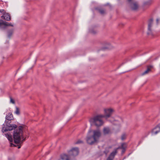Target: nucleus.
Listing matches in <instances>:
<instances>
[{"instance_id": "obj_28", "label": "nucleus", "mask_w": 160, "mask_h": 160, "mask_svg": "<svg viewBox=\"0 0 160 160\" xmlns=\"http://www.w3.org/2000/svg\"><path fill=\"white\" fill-rule=\"evenodd\" d=\"M10 146L11 147H12V146H15V145L14 144H13V143H10Z\"/></svg>"}, {"instance_id": "obj_31", "label": "nucleus", "mask_w": 160, "mask_h": 160, "mask_svg": "<svg viewBox=\"0 0 160 160\" xmlns=\"http://www.w3.org/2000/svg\"><path fill=\"white\" fill-rule=\"evenodd\" d=\"M132 0H128V1L129 2H130L131 1H132Z\"/></svg>"}, {"instance_id": "obj_20", "label": "nucleus", "mask_w": 160, "mask_h": 160, "mask_svg": "<svg viewBox=\"0 0 160 160\" xmlns=\"http://www.w3.org/2000/svg\"><path fill=\"white\" fill-rule=\"evenodd\" d=\"M152 2V0H149L148 1L144 3L145 5H150Z\"/></svg>"}, {"instance_id": "obj_16", "label": "nucleus", "mask_w": 160, "mask_h": 160, "mask_svg": "<svg viewBox=\"0 0 160 160\" xmlns=\"http://www.w3.org/2000/svg\"><path fill=\"white\" fill-rule=\"evenodd\" d=\"M131 7L132 10H135L138 9V5L136 2H134L132 4Z\"/></svg>"}, {"instance_id": "obj_27", "label": "nucleus", "mask_w": 160, "mask_h": 160, "mask_svg": "<svg viewBox=\"0 0 160 160\" xmlns=\"http://www.w3.org/2000/svg\"><path fill=\"white\" fill-rule=\"evenodd\" d=\"M82 142V141H80V140H78L77 142L75 143L77 144H79L80 143H81Z\"/></svg>"}, {"instance_id": "obj_29", "label": "nucleus", "mask_w": 160, "mask_h": 160, "mask_svg": "<svg viewBox=\"0 0 160 160\" xmlns=\"http://www.w3.org/2000/svg\"><path fill=\"white\" fill-rule=\"evenodd\" d=\"M160 20V19L158 18L156 20V22L157 24H158L159 22V21Z\"/></svg>"}, {"instance_id": "obj_8", "label": "nucleus", "mask_w": 160, "mask_h": 160, "mask_svg": "<svg viewBox=\"0 0 160 160\" xmlns=\"http://www.w3.org/2000/svg\"><path fill=\"white\" fill-rule=\"evenodd\" d=\"M160 132V124H158L152 130V135H156Z\"/></svg>"}, {"instance_id": "obj_9", "label": "nucleus", "mask_w": 160, "mask_h": 160, "mask_svg": "<svg viewBox=\"0 0 160 160\" xmlns=\"http://www.w3.org/2000/svg\"><path fill=\"white\" fill-rule=\"evenodd\" d=\"M118 148L116 149L114 151L111 153L107 160H113L115 156L117 153V149Z\"/></svg>"}, {"instance_id": "obj_3", "label": "nucleus", "mask_w": 160, "mask_h": 160, "mask_svg": "<svg viewBox=\"0 0 160 160\" xmlns=\"http://www.w3.org/2000/svg\"><path fill=\"white\" fill-rule=\"evenodd\" d=\"M92 132V136L94 137L95 140H96L97 142L101 136V132L99 129L93 130Z\"/></svg>"}, {"instance_id": "obj_5", "label": "nucleus", "mask_w": 160, "mask_h": 160, "mask_svg": "<svg viewBox=\"0 0 160 160\" xmlns=\"http://www.w3.org/2000/svg\"><path fill=\"white\" fill-rule=\"evenodd\" d=\"M17 127V126L15 124H9L5 128L2 127V131L3 132H5L8 131H10L15 129Z\"/></svg>"}, {"instance_id": "obj_21", "label": "nucleus", "mask_w": 160, "mask_h": 160, "mask_svg": "<svg viewBox=\"0 0 160 160\" xmlns=\"http://www.w3.org/2000/svg\"><path fill=\"white\" fill-rule=\"evenodd\" d=\"M127 135L125 133H123L121 136V139L123 140L125 139L126 138Z\"/></svg>"}, {"instance_id": "obj_13", "label": "nucleus", "mask_w": 160, "mask_h": 160, "mask_svg": "<svg viewBox=\"0 0 160 160\" xmlns=\"http://www.w3.org/2000/svg\"><path fill=\"white\" fill-rule=\"evenodd\" d=\"M103 134L105 135L109 134L111 133V130L108 127H105L103 128Z\"/></svg>"}, {"instance_id": "obj_17", "label": "nucleus", "mask_w": 160, "mask_h": 160, "mask_svg": "<svg viewBox=\"0 0 160 160\" xmlns=\"http://www.w3.org/2000/svg\"><path fill=\"white\" fill-rule=\"evenodd\" d=\"M5 135L8 140L11 142H12L13 141L12 136L8 133L5 134Z\"/></svg>"}, {"instance_id": "obj_26", "label": "nucleus", "mask_w": 160, "mask_h": 160, "mask_svg": "<svg viewBox=\"0 0 160 160\" xmlns=\"http://www.w3.org/2000/svg\"><path fill=\"white\" fill-rule=\"evenodd\" d=\"M10 102L13 104L15 103V101L11 97L10 98Z\"/></svg>"}, {"instance_id": "obj_11", "label": "nucleus", "mask_w": 160, "mask_h": 160, "mask_svg": "<svg viewBox=\"0 0 160 160\" xmlns=\"http://www.w3.org/2000/svg\"><path fill=\"white\" fill-rule=\"evenodd\" d=\"M5 118L6 120L5 122L7 123H8V122L6 120L11 121L13 119V115L12 113H9L6 116Z\"/></svg>"}, {"instance_id": "obj_15", "label": "nucleus", "mask_w": 160, "mask_h": 160, "mask_svg": "<svg viewBox=\"0 0 160 160\" xmlns=\"http://www.w3.org/2000/svg\"><path fill=\"white\" fill-rule=\"evenodd\" d=\"M153 68V66L152 65L148 66H147V69L142 74V75H144L148 74L149 71H151V68Z\"/></svg>"}, {"instance_id": "obj_4", "label": "nucleus", "mask_w": 160, "mask_h": 160, "mask_svg": "<svg viewBox=\"0 0 160 160\" xmlns=\"http://www.w3.org/2000/svg\"><path fill=\"white\" fill-rule=\"evenodd\" d=\"M8 26L13 27V25L11 23L4 21L2 19L0 20V28L2 30H4L7 28Z\"/></svg>"}, {"instance_id": "obj_14", "label": "nucleus", "mask_w": 160, "mask_h": 160, "mask_svg": "<svg viewBox=\"0 0 160 160\" xmlns=\"http://www.w3.org/2000/svg\"><path fill=\"white\" fill-rule=\"evenodd\" d=\"M70 156L65 154H62L61 155V159L62 160H70Z\"/></svg>"}, {"instance_id": "obj_23", "label": "nucleus", "mask_w": 160, "mask_h": 160, "mask_svg": "<svg viewBox=\"0 0 160 160\" xmlns=\"http://www.w3.org/2000/svg\"><path fill=\"white\" fill-rule=\"evenodd\" d=\"M126 147V144L125 143H123L121 145V148L125 150Z\"/></svg>"}, {"instance_id": "obj_30", "label": "nucleus", "mask_w": 160, "mask_h": 160, "mask_svg": "<svg viewBox=\"0 0 160 160\" xmlns=\"http://www.w3.org/2000/svg\"><path fill=\"white\" fill-rule=\"evenodd\" d=\"M108 48H107V47H105L104 48H103V49H107Z\"/></svg>"}, {"instance_id": "obj_34", "label": "nucleus", "mask_w": 160, "mask_h": 160, "mask_svg": "<svg viewBox=\"0 0 160 160\" xmlns=\"http://www.w3.org/2000/svg\"><path fill=\"white\" fill-rule=\"evenodd\" d=\"M149 132H148V134H149Z\"/></svg>"}, {"instance_id": "obj_7", "label": "nucleus", "mask_w": 160, "mask_h": 160, "mask_svg": "<svg viewBox=\"0 0 160 160\" xmlns=\"http://www.w3.org/2000/svg\"><path fill=\"white\" fill-rule=\"evenodd\" d=\"M68 153L70 157L76 156L79 153L78 148L76 147L72 148L68 152Z\"/></svg>"}, {"instance_id": "obj_24", "label": "nucleus", "mask_w": 160, "mask_h": 160, "mask_svg": "<svg viewBox=\"0 0 160 160\" xmlns=\"http://www.w3.org/2000/svg\"><path fill=\"white\" fill-rule=\"evenodd\" d=\"M0 12L3 15L6 13L5 10L4 9H0Z\"/></svg>"}, {"instance_id": "obj_25", "label": "nucleus", "mask_w": 160, "mask_h": 160, "mask_svg": "<svg viewBox=\"0 0 160 160\" xmlns=\"http://www.w3.org/2000/svg\"><path fill=\"white\" fill-rule=\"evenodd\" d=\"M109 151L108 149H106L104 151V153H105L106 155H107L109 152Z\"/></svg>"}, {"instance_id": "obj_32", "label": "nucleus", "mask_w": 160, "mask_h": 160, "mask_svg": "<svg viewBox=\"0 0 160 160\" xmlns=\"http://www.w3.org/2000/svg\"><path fill=\"white\" fill-rule=\"evenodd\" d=\"M21 148V146H19L18 147V148Z\"/></svg>"}, {"instance_id": "obj_12", "label": "nucleus", "mask_w": 160, "mask_h": 160, "mask_svg": "<svg viewBox=\"0 0 160 160\" xmlns=\"http://www.w3.org/2000/svg\"><path fill=\"white\" fill-rule=\"evenodd\" d=\"M2 19H4L7 21H9L11 20V17L8 13H6L1 17Z\"/></svg>"}, {"instance_id": "obj_19", "label": "nucleus", "mask_w": 160, "mask_h": 160, "mask_svg": "<svg viewBox=\"0 0 160 160\" xmlns=\"http://www.w3.org/2000/svg\"><path fill=\"white\" fill-rule=\"evenodd\" d=\"M16 110L15 112V113L17 115H19L20 114V110L18 107H16Z\"/></svg>"}, {"instance_id": "obj_33", "label": "nucleus", "mask_w": 160, "mask_h": 160, "mask_svg": "<svg viewBox=\"0 0 160 160\" xmlns=\"http://www.w3.org/2000/svg\"><path fill=\"white\" fill-rule=\"evenodd\" d=\"M0 91L1 92H2V90L0 89Z\"/></svg>"}, {"instance_id": "obj_6", "label": "nucleus", "mask_w": 160, "mask_h": 160, "mask_svg": "<svg viewBox=\"0 0 160 160\" xmlns=\"http://www.w3.org/2000/svg\"><path fill=\"white\" fill-rule=\"evenodd\" d=\"M86 141L88 143L92 145L97 142L96 140H95L94 137L92 136H90L88 134L86 138Z\"/></svg>"}, {"instance_id": "obj_18", "label": "nucleus", "mask_w": 160, "mask_h": 160, "mask_svg": "<svg viewBox=\"0 0 160 160\" xmlns=\"http://www.w3.org/2000/svg\"><path fill=\"white\" fill-rule=\"evenodd\" d=\"M13 32V29L10 30L8 32V38H10L11 37L12 34Z\"/></svg>"}, {"instance_id": "obj_10", "label": "nucleus", "mask_w": 160, "mask_h": 160, "mask_svg": "<svg viewBox=\"0 0 160 160\" xmlns=\"http://www.w3.org/2000/svg\"><path fill=\"white\" fill-rule=\"evenodd\" d=\"M153 21V19H150L148 22V35H152L151 28L152 24Z\"/></svg>"}, {"instance_id": "obj_1", "label": "nucleus", "mask_w": 160, "mask_h": 160, "mask_svg": "<svg viewBox=\"0 0 160 160\" xmlns=\"http://www.w3.org/2000/svg\"><path fill=\"white\" fill-rule=\"evenodd\" d=\"M114 111L112 108H106L104 109L105 115H98L90 118L89 122L91 123L94 124L97 127H99L102 125L103 122L102 118H107L109 117Z\"/></svg>"}, {"instance_id": "obj_22", "label": "nucleus", "mask_w": 160, "mask_h": 160, "mask_svg": "<svg viewBox=\"0 0 160 160\" xmlns=\"http://www.w3.org/2000/svg\"><path fill=\"white\" fill-rule=\"evenodd\" d=\"M99 12L102 14H104L105 13V11L102 9H99Z\"/></svg>"}, {"instance_id": "obj_2", "label": "nucleus", "mask_w": 160, "mask_h": 160, "mask_svg": "<svg viewBox=\"0 0 160 160\" xmlns=\"http://www.w3.org/2000/svg\"><path fill=\"white\" fill-rule=\"evenodd\" d=\"M22 128L23 127L22 126H19L18 129H17L14 131L13 137L14 142L15 143L18 144L20 143L21 138L22 139V142L25 140V139L22 136Z\"/></svg>"}]
</instances>
